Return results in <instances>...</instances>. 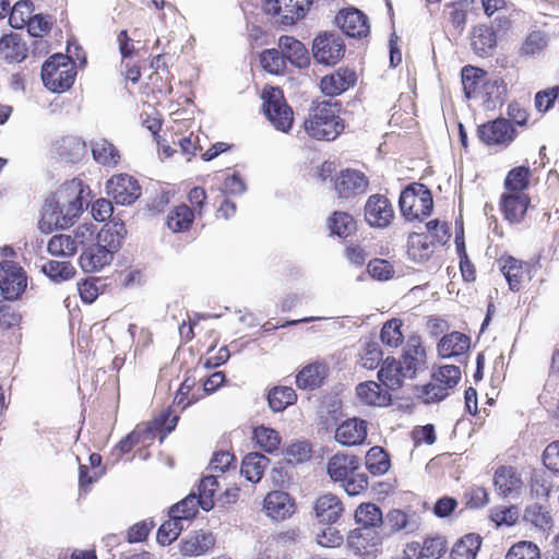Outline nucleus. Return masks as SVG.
Returning <instances> with one entry per match:
<instances>
[{
    "label": "nucleus",
    "mask_w": 559,
    "mask_h": 559,
    "mask_svg": "<svg viewBox=\"0 0 559 559\" xmlns=\"http://www.w3.org/2000/svg\"><path fill=\"white\" fill-rule=\"evenodd\" d=\"M88 190L80 179H72L46 200L41 211L39 228L44 233L64 229L73 225L84 207V192Z\"/></svg>",
    "instance_id": "obj_1"
},
{
    "label": "nucleus",
    "mask_w": 559,
    "mask_h": 559,
    "mask_svg": "<svg viewBox=\"0 0 559 559\" xmlns=\"http://www.w3.org/2000/svg\"><path fill=\"white\" fill-rule=\"evenodd\" d=\"M338 103L321 102L313 106L304 126L307 134L316 140H335L344 130Z\"/></svg>",
    "instance_id": "obj_2"
},
{
    "label": "nucleus",
    "mask_w": 559,
    "mask_h": 559,
    "mask_svg": "<svg viewBox=\"0 0 559 559\" xmlns=\"http://www.w3.org/2000/svg\"><path fill=\"white\" fill-rule=\"evenodd\" d=\"M399 205L406 219H423L432 211L431 192L421 183H413L401 192Z\"/></svg>",
    "instance_id": "obj_3"
},
{
    "label": "nucleus",
    "mask_w": 559,
    "mask_h": 559,
    "mask_svg": "<svg viewBox=\"0 0 559 559\" xmlns=\"http://www.w3.org/2000/svg\"><path fill=\"white\" fill-rule=\"evenodd\" d=\"M264 112L274 126L282 132H288L294 121V112L284 99L283 93L277 87L264 90L262 94Z\"/></svg>",
    "instance_id": "obj_4"
},
{
    "label": "nucleus",
    "mask_w": 559,
    "mask_h": 559,
    "mask_svg": "<svg viewBox=\"0 0 559 559\" xmlns=\"http://www.w3.org/2000/svg\"><path fill=\"white\" fill-rule=\"evenodd\" d=\"M312 0H265L264 12L282 25H293L306 15Z\"/></svg>",
    "instance_id": "obj_5"
},
{
    "label": "nucleus",
    "mask_w": 559,
    "mask_h": 559,
    "mask_svg": "<svg viewBox=\"0 0 559 559\" xmlns=\"http://www.w3.org/2000/svg\"><path fill=\"white\" fill-rule=\"evenodd\" d=\"M479 140L488 145L507 148L518 136V132L510 120L497 118L483 123L477 129Z\"/></svg>",
    "instance_id": "obj_6"
},
{
    "label": "nucleus",
    "mask_w": 559,
    "mask_h": 559,
    "mask_svg": "<svg viewBox=\"0 0 559 559\" xmlns=\"http://www.w3.org/2000/svg\"><path fill=\"white\" fill-rule=\"evenodd\" d=\"M26 286L27 276L22 266L10 260L0 262V289L5 299H17Z\"/></svg>",
    "instance_id": "obj_7"
},
{
    "label": "nucleus",
    "mask_w": 559,
    "mask_h": 559,
    "mask_svg": "<svg viewBox=\"0 0 559 559\" xmlns=\"http://www.w3.org/2000/svg\"><path fill=\"white\" fill-rule=\"evenodd\" d=\"M345 52L343 39L336 34L324 33L314 38L313 58L322 64L331 66L341 60Z\"/></svg>",
    "instance_id": "obj_8"
},
{
    "label": "nucleus",
    "mask_w": 559,
    "mask_h": 559,
    "mask_svg": "<svg viewBox=\"0 0 559 559\" xmlns=\"http://www.w3.org/2000/svg\"><path fill=\"white\" fill-rule=\"evenodd\" d=\"M106 189L115 202L121 205L132 204L140 195L136 179L127 174L112 176L107 181Z\"/></svg>",
    "instance_id": "obj_9"
},
{
    "label": "nucleus",
    "mask_w": 559,
    "mask_h": 559,
    "mask_svg": "<svg viewBox=\"0 0 559 559\" xmlns=\"http://www.w3.org/2000/svg\"><path fill=\"white\" fill-rule=\"evenodd\" d=\"M216 538L210 531L199 530L190 532L179 543V552L183 557H200L211 551Z\"/></svg>",
    "instance_id": "obj_10"
},
{
    "label": "nucleus",
    "mask_w": 559,
    "mask_h": 559,
    "mask_svg": "<svg viewBox=\"0 0 559 559\" xmlns=\"http://www.w3.org/2000/svg\"><path fill=\"white\" fill-rule=\"evenodd\" d=\"M394 216L390 201L381 194H372L365 205V218L372 227H386Z\"/></svg>",
    "instance_id": "obj_11"
},
{
    "label": "nucleus",
    "mask_w": 559,
    "mask_h": 559,
    "mask_svg": "<svg viewBox=\"0 0 559 559\" xmlns=\"http://www.w3.org/2000/svg\"><path fill=\"white\" fill-rule=\"evenodd\" d=\"M369 181L364 173L356 169L342 170L335 180V190L340 198H350L367 191Z\"/></svg>",
    "instance_id": "obj_12"
},
{
    "label": "nucleus",
    "mask_w": 559,
    "mask_h": 559,
    "mask_svg": "<svg viewBox=\"0 0 559 559\" xmlns=\"http://www.w3.org/2000/svg\"><path fill=\"white\" fill-rule=\"evenodd\" d=\"M404 367V372L409 379L416 377V373L426 368V350L421 346L418 336L408 338L404 348L403 360L400 361Z\"/></svg>",
    "instance_id": "obj_13"
},
{
    "label": "nucleus",
    "mask_w": 559,
    "mask_h": 559,
    "mask_svg": "<svg viewBox=\"0 0 559 559\" xmlns=\"http://www.w3.org/2000/svg\"><path fill=\"white\" fill-rule=\"evenodd\" d=\"M263 508L267 516L274 520H285L295 513V502L285 491L274 490L264 498Z\"/></svg>",
    "instance_id": "obj_14"
},
{
    "label": "nucleus",
    "mask_w": 559,
    "mask_h": 559,
    "mask_svg": "<svg viewBox=\"0 0 559 559\" xmlns=\"http://www.w3.org/2000/svg\"><path fill=\"white\" fill-rule=\"evenodd\" d=\"M447 551V542L444 538L429 537L423 544L412 542L406 545L405 555L415 559H440Z\"/></svg>",
    "instance_id": "obj_15"
},
{
    "label": "nucleus",
    "mask_w": 559,
    "mask_h": 559,
    "mask_svg": "<svg viewBox=\"0 0 559 559\" xmlns=\"http://www.w3.org/2000/svg\"><path fill=\"white\" fill-rule=\"evenodd\" d=\"M341 29L349 37H365L369 33L367 16L357 9L341 11L336 16Z\"/></svg>",
    "instance_id": "obj_16"
},
{
    "label": "nucleus",
    "mask_w": 559,
    "mask_h": 559,
    "mask_svg": "<svg viewBox=\"0 0 559 559\" xmlns=\"http://www.w3.org/2000/svg\"><path fill=\"white\" fill-rule=\"evenodd\" d=\"M366 437L367 421L356 417L340 424L334 436L338 443L347 447L362 443Z\"/></svg>",
    "instance_id": "obj_17"
},
{
    "label": "nucleus",
    "mask_w": 559,
    "mask_h": 559,
    "mask_svg": "<svg viewBox=\"0 0 559 559\" xmlns=\"http://www.w3.org/2000/svg\"><path fill=\"white\" fill-rule=\"evenodd\" d=\"M356 73L347 68H340L334 73L322 78L320 88L328 96H336L356 83Z\"/></svg>",
    "instance_id": "obj_18"
},
{
    "label": "nucleus",
    "mask_w": 559,
    "mask_h": 559,
    "mask_svg": "<svg viewBox=\"0 0 559 559\" xmlns=\"http://www.w3.org/2000/svg\"><path fill=\"white\" fill-rule=\"evenodd\" d=\"M178 418V415L173 414L169 408L163 409L142 431V445L156 436L159 437V442H163L164 438L175 429Z\"/></svg>",
    "instance_id": "obj_19"
},
{
    "label": "nucleus",
    "mask_w": 559,
    "mask_h": 559,
    "mask_svg": "<svg viewBox=\"0 0 559 559\" xmlns=\"http://www.w3.org/2000/svg\"><path fill=\"white\" fill-rule=\"evenodd\" d=\"M530 204L525 192H506L501 197V210L510 223H520Z\"/></svg>",
    "instance_id": "obj_20"
},
{
    "label": "nucleus",
    "mask_w": 559,
    "mask_h": 559,
    "mask_svg": "<svg viewBox=\"0 0 559 559\" xmlns=\"http://www.w3.org/2000/svg\"><path fill=\"white\" fill-rule=\"evenodd\" d=\"M314 514L321 523H335L344 511L343 502L333 493H324L314 502Z\"/></svg>",
    "instance_id": "obj_21"
},
{
    "label": "nucleus",
    "mask_w": 559,
    "mask_h": 559,
    "mask_svg": "<svg viewBox=\"0 0 559 559\" xmlns=\"http://www.w3.org/2000/svg\"><path fill=\"white\" fill-rule=\"evenodd\" d=\"M493 484L499 495L510 497L520 492L523 481L514 467L501 466L495 473Z\"/></svg>",
    "instance_id": "obj_22"
},
{
    "label": "nucleus",
    "mask_w": 559,
    "mask_h": 559,
    "mask_svg": "<svg viewBox=\"0 0 559 559\" xmlns=\"http://www.w3.org/2000/svg\"><path fill=\"white\" fill-rule=\"evenodd\" d=\"M278 47L284 60H288L293 66L305 68L309 64V53L305 45L292 36H281Z\"/></svg>",
    "instance_id": "obj_23"
},
{
    "label": "nucleus",
    "mask_w": 559,
    "mask_h": 559,
    "mask_svg": "<svg viewBox=\"0 0 559 559\" xmlns=\"http://www.w3.org/2000/svg\"><path fill=\"white\" fill-rule=\"evenodd\" d=\"M112 257L108 249L103 248L96 242L83 250L80 255V265L84 272H97L108 265Z\"/></svg>",
    "instance_id": "obj_24"
},
{
    "label": "nucleus",
    "mask_w": 559,
    "mask_h": 559,
    "mask_svg": "<svg viewBox=\"0 0 559 559\" xmlns=\"http://www.w3.org/2000/svg\"><path fill=\"white\" fill-rule=\"evenodd\" d=\"M358 467L359 460L355 455L336 453L329 460L326 471L332 480L342 483Z\"/></svg>",
    "instance_id": "obj_25"
},
{
    "label": "nucleus",
    "mask_w": 559,
    "mask_h": 559,
    "mask_svg": "<svg viewBox=\"0 0 559 559\" xmlns=\"http://www.w3.org/2000/svg\"><path fill=\"white\" fill-rule=\"evenodd\" d=\"M127 234L126 226L122 222H112L105 225L97 234V243L114 255L121 247L122 239Z\"/></svg>",
    "instance_id": "obj_26"
},
{
    "label": "nucleus",
    "mask_w": 559,
    "mask_h": 559,
    "mask_svg": "<svg viewBox=\"0 0 559 559\" xmlns=\"http://www.w3.org/2000/svg\"><path fill=\"white\" fill-rule=\"evenodd\" d=\"M471 340L461 332L444 335L438 344V353L442 358H451L465 354L469 348Z\"/></svg>",
    "instance_id": "obj_27"
},
{
    "label": "nucleus",
    "mask_w": 559,
    "mask_h": 559,
    "mask_svg": "<svg viewBox=\"0 0 559 559\" xmlns=\"http://www.w3.org/2000/svg\"><path fill=\"white\" fill-rule=\"evenodd\" d=\"M487 73L473 66H465L461 71L463 92L467 99H478Z\"/></svg>",
    "instance_id": "obj_28"
},
{
    "label": "nucleus",
    "mask_w": 559,
    "mask_h": 559,
    "mask_svg": "<svg viewBox=\"0 0 559 559\" xmlns=\"http://www.w3.org/2000/svg\"><path fill=\"white\" fill-rule=\"evenodd\" d=\"M497 45V36L493 29L487 25L474 27L472 34V47L475 53L481 57L492 55Z\"/></svg>",
    "instance_id": "obj_29"
},
{
    "label": "nucleus",
    "mask_w": 559,
    "mask_h": 559,
    "mask_svg": "<svg viewBox=\"0 0 559 559\" xmlns=\"http://www.w3.org/2000/svg\"><path fill=\"white\" fill-rule=\"evenodd\" d=\"M326 376L325 366L313 362L305 366L296 376V384L302 390H314L319 388Z\"/></svg>",
    "instance_id": "obj_30"
},
{
    "label": "nucleus",
    "mask_w": 559,
    "mask_h": 559,
    "mask_svg": "<svg viewBox=\"0 0 559 559\" xmlns=\"http://www.w3.org/2000/svg\"><path fill=\"white\" fill-rule=\"evenodd\" d=\"M433 252V243L423 233H412L407 240V254L415 262L427 261Z\"/></svg>",
    "instance_id": "obj_31"
},
{
    "label": "nucleus",
    "mask_w": 559,
    "mask_h": 559,
    "mask_svg": "<svg viewBox=\"0 0 559 559\" xmlns=\"http://www.w3.org/2000/svg\"><path fill=\"white\" fill-rule=\"evenodd\" d=\"M378 378L388 389L396 390L408 376L405 374L401 362L386 358L378 372Z\"/></svg>",
    "instance_id": "obj_32"
},
{
    "label": "nucleus",
    "mask_w": 559,
    "mask_h": 559,
    "mask_svg": "<svg viewBox=\"0 0 559 559\" xmlns=\"http://www.w3.org/2000/svg\"><path fill=\"white\" fill-rule=\"evenodd\" d=\"M506 91L507 87L502 80L487 75L478 99L489 109L495 107L497 103H502Z\"/></svg>",
    "instance_id": "obj_33"
},
{
    "label": "nucleus",
    "mask_w": 559,
    "mask_h": 559,
    "mask_svg": "<svg viewBox=\"0 0 559 559\" xmlns=\"http://www.w3.org/2000/svg\"><path fill=\"white\" fill-rule=\"evenodd\" d=\"M269 463L270 460L263 454L257 452L249 453L242 460L241 474L249 481L258 483L261 480Z\"/></svg>",
    "instance_id": "obj_34"
},
{
    "label": "nucleus",
    "mask_w": 559,
    "mask_h": 559,
    "mask_svg": "<svg viewBox=\"0 0 559 559\" xmlns=\"http://www.w3.org/2000/svg\"><path fill=\"white\" fill-rule=\"evenodd\" d=\"M549 44L547 33L543 31L531 32L522 43L519 53L522 57L535 58L540 56Z\"/></svg>",
    "instance_id": "obj_35"
},
{
    "label": "nucleus",
    "mask_w": 559,
    "mask_h": 559,
    "mask_svg": "<svg viewBox=\"0 0 559 559\" xmlns=\"http://www.w3.org/2000/svg\"><path fill=\"white\" fill-rule=\"evenodd\" d=\"M194 219L193 210L186 204L175 206L167 216V226L174 233L187 231Z\"/></svg>",
    "instance_id": "obj_36"
},
{
    "label": "nucleus",
    "mask_w": 559,
    "mask_h": 559,
    "mask_svg": "<svg viewBox=\"0 0 559 559\" xmlns=\"http://www.w3.org/2000/svg\"><path fill=\"white\" fill-rule=\"evenodd\" d=\"M356 392L359 400L367 405L382 406L389 401V394L374 381L358 384Z\"/></svg>",
    "instance_id": "obj_37"
},
{
    "label": "nucleus",
    "mask_w": 559,
    "mask_h": 559,
    "mask_svg": "<svg viewBox=\"0 0 559 559\" xmlns=\"http://www.w3.org/2000/svg\"><path fill=\"white\" fill-rule=\"evenodd\" d=\"M92 153L94 159L104 166L114 167L119 163L120 155L114 144L106 139H99L92 142Z\"/></svg>",
    "instance_id": "obj_38"
},
{
    "label": "nucleus",
    "mask_w": 559,
    "mask_h": 559,
    "mask_svg": "<svg viewBox=\"0 0 559 559\" xmlns=\"http://www.w3.org/2000/svg\"><path fill=\"white\" fill-rule=\"evenodd\" d=\"M391 532L405 531L412 533L418 527V522L415 514H407L401 510H391L383 520Z\"/></svg>",
    "instance_id": "obj_39"
},
{
    "label": "nucleus",
    "mask_w": 559,
    "mask_h": 559,
    "mask_svg": "<svg viewBox=\"0 0 559 559\" xmlns=\"http://www.w3.org/2000/svg\"><path fill=\"white\" fill-rule=\"evenodd\" d=\"M480 545L478 535L467 534L454 544L450 554L451 559H475Z\"/></svg>",
    "instance_id": "obj_40"
},
{
    "label": "nucleus",
    "mask_w": 559,
    "mask_h": 559,
    "mask_svg": "<svg viewBox=\"0 0 559 559\" xmlns=\"http://www.w3.org/2000/svg\"><path fill=\"white\" fill-rule=\"evenodd\" d=\"M25 45L16 34L4 35L0 39V53L5 60L22 61L26 57Z\"/></svg>",
    "instance_id": "obj_41"
},
{
    "label": "nucleus",
    "mask_w": 559,
    "mask_h": 559,
    "mask_svg": "<svg viewBox=\"0 0 559 559\" xmlns=\"http://www.w3.org/2000/svg\"><path fill=\"white\" fill-rule=\"evenodd\" d=\"M355 521L365 528L377 527L383 523V514L377 504L361 503L355 511Z\"/></svg>",
    "instance_id": "obj_42"
},
{
    "label": "nucleus",
    "mask_w": 559,
    "mask_h": 559,
    "mask_svg": "<svg viewBox=\"0 0 559 559\" xmlns=\"http://www.w3.org/2000/svg\"><path fill=\"white\" fill-rule=\"evenodd\" d=\"M297 400L295 390L290 386H275L267 394L269 405L274 412H282Z\"/></svg>",
    "instance_id": "obj_43"
},
{
    "label": "nucleus",
    "mask_w": 559,
    "mask_h": 559,
    "mask_svg": "<svg viewBox=\"0 0 559 559\" xmlns=\"http://www.w3.org/2000/svg\"><path fill=\"white\" fill-rule=\"evenodd\" d=\"M144 114L147 116V119L142 121V126H145L147 131L150 132V136L153 141L156 142L157 151L162 152L164 157H170L174 153V150L166 143V140L159 134L162 130V119L158 114L156 116H151L146 110Z\"/></svg>",
    "instance_id": "obj_44"
},
{
    "label": "nucleus",
    "mask_w": 559,
    "mask_h": 559,
    "mask_svg": "<svg viewBox=\"0 0 559 559\" xmlns=\"http://www.w3.org/2000/svg\"><path fill=\"white\" fill-rule=\"evenodd\" d=\"M331 234L340 238H346L356 229V223L352 215L346 212H334L328 219Z\"/></svg>",
    "instance_id": "obj_45"
},
{
    "label": "nucleus",
    "mask_w": 559,
    "mask_h": 559,
    "mask_svg": "<svg viewBox=\"0 0 559 559\" xmlns=\"http://www.w3.org/2000/svg\"><path fill=\"white\" fill-rule=\"evenodd\" d=\"M76 71L71 59L67 62L66 67L56 72V76L51 82H47L45 86L53 93H61L69 90L74 83Z\"/></svg>",
    "instance_id": "obj_46"
},
{
    "label": "nucleus",
    "mask_w": 559,
    "mask_h": 559,
    "mask_svg": "<svg viewBox=\"0 0 559 559\" xmlns=\"http://www.w3.org/2000/svg\"><path fill=\"white\" fill-rule=\"evenodd\" d=\"M47 250L51 255L72 257L78 251V247L70 235L58 234L50 238Z\"/></svg>",
    "instance_id": "obj_47"
},
{
    "label": "nucleus",
    "mask_w": 559,
    "mask_h": 559,
    "mask_svg": "<svg viewBox=\"0 0 559 559\" xmlns=\"http://www.w3.org/2000/svg\"><path fill=\"white\" fill-rule=\"evenodd\" d=\"M501 272L508 281L511 290H519L523 280V264L513 257H508L501 261Z\"/></svg>",
    "instance_id": "obj_48"
},
{
    "label": "nucleus",
    "mask_w": 559,
    "mask_h": 559,
    "mask_svg": "<svg viewBox=\"0 0 559 559\" xmlns=\"http://www.w3.org/2000/svg\"><path fill=\"white\" fill-rule=\"evenodd\" d=\"M388 453L380 447H372L366 454V467L373 475H383L390 468Z\"/></svg>",
    "instance_id": "obj_49"
},
{
    "label": "nucleus",
    "mask_w": 559,
    "mask_h": 559,
    "mask_svg": "<svg viewBox=\"0 0 559 559\" xmlns=\"http://www.w3.org/2000/svg\"><path fill=\"white\" fill-rule=\"evenodd\" d=\"M41 271L56 283L68 281L75 275L74 266L68 261H48L43 264Z\"/></svg>",
    "instance_id": "obj_50"
},
{
    "label": "nucleus",
    "mask_w": 559,
    "mask_h": 559,
    "mask_svg": "<svg viewBox=\"0 0 559 559\" xmlns=\"http://www.w3.org/2000/svg\"><path fill=\"white\" fill-rule=\"evenodd\" d=\"M524 519L540 530L550 528L552 516L547 507L539 503H532L524 511Z\"/></svg>",
    "instance_id": "obj_51"
},
{
    "label": "nucleus",
    "mask_w": 559,
    "mask_h": 559,
    "mask_svg": "<svg viewBox=\"0 0 559 559\" xmlns=\"http://www.w3.org/2000/svg\"><path fill=\"white\" fill-rule=\"evenodd\" d=\"M34 11V5L31 0L17 1L11 10L9 23L13 28L21 29L27 25Z\"/></svg>",
    "instance_id": "obj_52"
},
{
    "label": "nucleus",
    "mask_w": 559,
    "mask_h": 559,
    "mask_svg": "<svg viewBox=\"0 0 559 559\" xmlns=\"http://www.w3.org/2000/svg\"><path fill=\"white\" fill-rule=\"evenodd\" d=\"M253 437L257 444L269 453L276 451L281 443V437L278 432L265 426H259L254 428Z\"/></svg>",
    "instance_id": "obj_53"
},
{
    "label": "nucleus",
    "mask_w": 559,
    "mask_h": 559,
    "mask_svg": "<svg viewBox=\"0 0 559 559\" xmlns=\"http://www.w3.org/2000/svg\"><path fill=\"white\" fill-rule=\"evenodd\" d=\"M200 501L195 493L188 495L185 499L174 504L170 508L169 514L174 518L180 519L181 522L192 519L198 512Z\"/></svg>",
    "instance_id": "obj_54"
},
{
    "label": "nucleus",
    "mask_w": 559,
    "mask_h": 559,
    "mask_svg": "<svg viewBox=\"0 0 559 559\" xmlns=\"http://www.w3.org/2000/svg\"><path fill=\"white\" fill-rule=\"evenodd\" d=\"M218 483L215 476L209 475L202 478L199 485V495L197 496L200 501V507L209 511L214 507V493L217 490Z\"/></svg>",
    "instance_id": "obj_55"
},
{
    "label": "nucleus",
    "mask_w": 559,
    "mask_h": 559,
    "mask_svg": "<svg viewBox=\"0 0 559 559\" xmlns=\"http://www.w3.org/2000/svg\"><path fill=\"white\" fill-rule=\"evenodd\" d=\"M530 169L520 166L511 169L504 180L507 192H524L528 186Z\"/></svg>",
    "instance_id": "obj_56"
},
{
    "label": "nucleus",
    "mask_w": 559,
    "mask_h": 559,
    "mask_svg": "<svg viewBox=\"0 0 559 559\" xmlns=\"http://www.w3.org/2000/svg\"><path fill=\"white\" fill-rule=\"evenodd\" d=\"M182 530L183 524L180 519L170 515V519L158 528L156 539L162 546L169 545L178 538Z\"/></svg>",
    "instance_id": "obj_57"
},
{
    "label": "nucleus",
    "mask_w": 559,
    "mask_h": 559,
    "mask_svg": "<svg viewBox=\"0 0 559 559\" xmlns=\"http://www.w3.org/2000/svg\"><path fill=\"white\" fill-rule=\"evenodd\" d=\"M432 378L445 388V392L450 393V390L461 380V369L454 365H444L433 372Z\"/></svg>",
    "instance_id": "obj_58"
},
{
    "label": "nucleus",
    "mask_w": 559,
    "mask_h": 559,
    "mask_svg": "<svg viewBox=\"0 0 559 559\" xmlns=\"http://www.w3.org/2000/svg\"><path fill=\"white\" fill-rule=\"evenodd\" d=\"M403 323L400 319H392L385 322L382 326L380 337L383 344L390 347H397L403 342V334L401 332Z\"/></svg>",
    "instance_id": "obj_59"
},
{
    "label": "nucleus",
    "mask_w": 559,
    "mask_h": 559,
    "mask_svg": "<svg viewBox=\"0 0 559 559\" xmlns=\"http://www.w3.org/2000/svg\"><path fill=\"white\" fill-rule=\"evenodd\" d=\"M417 391V396L426 404L440 402L449 395V392H445V388L435 381L432 377L429 383L423 385Z\"/></svg>",
    "instance_id": "obj_60"
},
{
    "label": "nucleus",
    "mask_w": 559,
    "mask_h": 559,
    "mask_svg": "<svg viewBox=\"0 0 559 559\" xmlns=\"http://www.w3.org/2000/svg\"><path fill=\"white\" fill-rule=\"evenodd\" d=\"M260 62L265 71L273 74H278L285 69L284 56L277 49L264 50L260 56Z\"/></svg>",
    "instance_id": "obj_61"
},
{
    "label": "nucleus",
    "mask_w": 559,
    "mask_h": 559,
    "mask_svg": "<svg viewBox=\"0 0 559 559\" xmlns=\"http://www.w3.org/2000/svg\"><path fill=\"white\" fill-rule=\"evenodd\" d=\"M71 59L68 55L56 53L45 61L41 68V80L44 85L51 82L61 68L66 67L67 62Z\"/></svg>",
    "instance_id": "obj_62"
},
{
    "label": "nucleus",
    "mask_w": 559,
    "mask_h": 559,
    "mask_svg": "<svg viewBox=\"0 0 559 559\" xmlns=\"http://www.w3.org/2000/svg\"><path fill=\"white\" fill-rule=\"evenodd\" d=\"M506 559H539V549L531 542H520L510 548Z\"/></svg>",
    "instance_id": "obj_63"
},
{
    "label": "nucleus",
    "mask_w": 559,
    "mask_h": 559,
    "mask_svg": "<svg viewBox=\"0 0 559 559\" xmlns=\"http://www.w3.org/2000/svg\"><path fill=\"white\" fill-rule=\"evenodd\" d=\"M559 97V86H552L539 91L535 95V107L539 112H546L552 108L555 100Z\"/></svg>",
    "instance_id": "obj_64"
}]
</instances>
